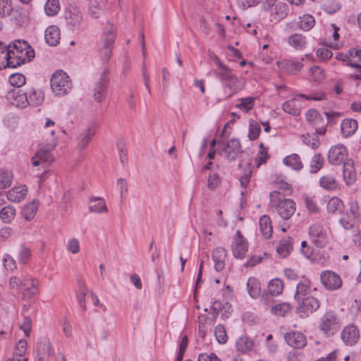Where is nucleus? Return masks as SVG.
<instances>
[{
    "label": "nucleus",
    "mask_w": 361,
    "mask_h": 361,
    "mask_svg": "<svg viewBox=\"0 0 361 361\" xmlns=\"http://www.w3.org/2000/svg\"><path fill=\"white\" fill-rule=\"evenodd\" d=\"M255 348V343L252 338L247 335L240 336L235 342V349L241 354H248Z\"/></svg>",
    "instance_id": "obj_20"
},
{
    "label": "nucleus",
    "mask_w": 361,
    "mask_h": 361,
    "mask_svg": "<svg viewBox=\"0 0 361 361\" xmlns=\"http://www.w3.org/2000/svg\"><path fill=\"white\" fill-rule=\"evenodd\" d=\"M282 109L287 114L298 116L300 114L301 107L299 102L295 98H293L284 102Z\"/></svg>",
    "instance_id": "obj_34"
},
{
    "label": "nucleus",
    "mask_w": 361,
    "mask_h": 361,
    "mask_svg": "<svg viewBox=\"0 0 361 361\" xmlns=\"http://www.w3.org/2000/svg\"><path fill=\"white\" fill-rule=\"evenodd\" d=\"M25 93L27 94L28 106H39L44 101V95L41 90L32 88Z\"/></svg>",
    "instance_id": "obj_28"
},
{
    "label": "nucleus",
    "mask_w": 361,
    "mask_h": 361,
    "mask_svg": "<svg viewBox=\"0 0 361 361\" xmlns=\"http://www.w3.org/2000/svg\"><path fill=\"white\" fill-rule=\"evenodd\" d=\"M252 174V166L251 164H246L243 172L242 173L239 180L242 187H247L250 183L251 176Z\"/></svg>",
    "instance_id": "obj_48"
},
{
    "label": "nucleus",
    "mask_w": 361,
    "mask_h": 361,
    "mask_svg": "<svg viewBox=\"0 0 361 361\" xmlns=\"http://www.w3.org/2000/svg\"><path fill=\"white\" fill-rule=\"evenodd\" d=\"M13 10L11 0H0V18L10 16Z\"/></svg>",
    "instance_id": "obj_49"
},
{
    "label": "nucleus",
    "mask_w": 361,
    "mask_h": 361,
    "mask_svg": "<svg viewBox=\"0 0 361 361\" xmlns=\"http://www.w3.org/2000/svg\"><path fill=\"white\" fill-rule=\"evenodd\" d=\"M277 66L281 71L292 75H296L303 67L301 62L291 59H283L277 61Z\"/></svg>",
    "instance_id": "obj_18"
},
{
    "label": "nucleus",
    "mask_w": 361,
    "mask_h": 361,
    "mask_svg": "<svg viewBox=\"0 0 361 361\" xmlns=\"http://www.w3.org/2000/svg\"><path fill=\"white\" fill-rule=\"evenodd\" d=\"M56 145V140L55 138H52L50 143L46 146L45 149H40L37 151V157H38L42 164H49L54 161V157L52 154L50 153V151L52 150Z\"/></svg>",
    "instance_id": "obj_25"
},
{
    "label": "nucleus",
    "mask_w": 361,
    "mask_h": 361,
    "mask_svg": "<svg viewBox=\"0 0 361 361\" xmlns=\"http://www.w3.org/2000/svg\"><path fill=\"white\" fill-rule=\"evenodd\" d=\"M9 83L16 87H20L25 84V77L21 73H14L8 78Z\"/></svg>",
    "instance_id": "obj_53"
},
{
    "label": "nucleus",
    "mask_w": 361,
    "mask_h": 361,
    "mask_svg": "<svg viewBox=\"0 0 361 361\" xmlns=\"http://www.w3.org/2000/svg\"><path fill=\"white\" fill-rule=\"evenodd\" d=\"M241 144L238 139L232 138L228 141L223 147L222 153L225 158L231 161L235 160L240 154H243Z\"/></svg>",
    "instance_id": "obj_10"
},
{
    "label": "nucleus",
    "mask_w": 361,
    "mask_h": 361,
    "mask_svg": "<svg viewBox=\"0 0 361 361\" xmlns=\"http://www.w3.org/2000/svg\"><path fill=\"white\" fill-rule=\"evenodd\" d=\"M301 304L298 307L299 313H303V316L305 314L307 316L310 313L315 312L319 307V302L314 297L307 296L301 299ZM302 317V315H301Z\"/></svg>",
    "instance_id": "obj_17"
},
{
    "label": "nucleus",
    "mask_w": 361,
    "mask_h": 361,
    "mask_svg": "<svg viewBox=\"0 0 361 361\" xmlns=\"http://www.w3.org/2000/svg\"><path fill=\"white\" fill-rule=\"evenodd\" d=\"M39 281H32L30 287L22 289L23 299L29 300L32 299L38 293Z\"/></svg>",
    "instance_id": "obj_42"
},
{
    "label": "nucleus",
    "mask_w": 361,
    "mask_h": 361,
    "mask_svg": "<svg viewBox=\"0 0 361 361\" xmlns=\"http://www.w3.org/2000/svg\"><path fill=\"white\" fill-rule=\"evenodd\" d=\"M9 49L22 53V56L24 57L30 58L32 60L35 57V51L31 46L25 40L16 39L6 46Z\"/></svg>",
    "instance_id": "obj_16"
},
{
    "label": "nucleus",
    "mask_w": 361,
    "mask_h": 361,
    "mask_svg": "<svg viewBox=\"0 0 361 361\" xmlns=\"http://www.w3.org/2000/svg\"><path fill=\"white\" fill-rule=\"evenodd\" d=\"M60 10L59 0H47L44 5L45 13L49 16L56 15Z\"/></svg>",
    "instance_id": "obj_46"
},
{
    "label": "nucleus",
    "mask_w": 361,
    "mask_h": 361,
    "mask_svg": "<svg viewBox=\"0 0 361 361\" xmlns=\"http://www.w3.org/2000/svg\"><path fill=\"white\" fill-rule=\"evenodd\" d=\"M255 97H245L239 99V103L236 107L245 113H247L253 109L255 106Z\"/></svg>",
    "instance_id": "obj_45"
},
{
    "label": "nucleus",
    "mask_w": 361,
    "mask_h": 361,
    "mask_svg": "<svg viewBox=\"0 0 361 361\" xmlns=\"http://www.w3.org/2000/svg\"><path fill=\"white\" fill-rule=\"evenodd\" d=\"M261 128L255 121H251L249 124L248 137L250 140H256L260 133Z\"/></svg>",
    "instance_id": "obj_58"
},
{
    "label": "nucleus",
    "mask_w": 361,
    "mask_h": 361,
    "mask_svg": "<svg viewBox=\"0 0 361 361\" xmlns=\"http://www.w3.org/2000/svg\"><path fill=\"white\" fill-rule=\"evenodd\" d=\"M315 23L314 18L310 15H304L300 20V28L303 30H310Z\"/></svg>",
    "instance_id": "obj_59"
},
{
    "label": "nucleus",
    "mask_w": 361,
    "mask_h": 361,
    "mask_svg": "<svg viewBox=\"0 0 361 361\" xmlns=\"http://www.w3.org/2000/svg\"><path fill=\"white\" fill-rule=\"evenodd\" d=\"M65 20L66 25L73 30L80 28L83 20L82 13L79 7L69 4L66 8Z\"/></svg>",
    "instance_id": "obj_6"
},
{
    "label": "nucleus",
    "mask_w": 361,
    "mask_h": 361,
    "mask_svg": "<svg viewBox=\"0 0 361 361\" xmlns=\"http://www.w3.org/2000/svg\"><path fill=\"white\" fill-rule=\"evenodd\" d=\"M27 193V188L23 185L14 187L6 193L7 199L13 202H20L25 199Z\"/></svg>",
    "instance_id": "obj_23"
},
{
    "label": "nucleus",
    "mask_w": 361,
    "mask_h": 361,
    "mask_svg": "<svg viewBox=\"0 0 361 361\" xmlns=\"http://www.w3.org/2000/svg\"><path fill=\"white\" fill-rule=\"evenodd\" d=\"M247 290L252 298H257L260 294V284L255 278H250L247 282Z\"/></svg>",
    "instance_id": "obj_40"
},
{
    "label": "nucleus",
    "mask_w": 361,
    "mask_h": 361,
    "mask_svg": "<svg viewBox=\"0 0 361 361\" xmlns=\"http://www.w3.org/2000/svg\"><path fill=\"white\" fill-rule=\"evenodd\" d=\"M268 290L271 295H279L283 290V283L279 279L271 280L268 284Z\"/></svg>",
    "instance_id": "obj_44"
},
{
    "label": "nucleus",
    "mask_w": 361,
    "mask_h": 361,
    "mask_svg": "<svg viewBox=\"0 0 361 361\" xmlns=\"http://www.w3.org/2000/svg\"><path fill=\"white\" fill-rule=\"evenodd\" d=\"M128 184L126 179H124L123 178H119L116 180V187L120 191V198H121V202H123L124 199L126 197V195L128 191Z\"/></svg>",
    "instance_id": "obj_55"
},
{
    "label": "nucleus",
    "mask_w": 361,
    "mask_h": 361,
    "mask_svg": "<svg viewBox=\"0 0 361 361\" xmlns=\"http://www.w3.org/2000/svg\"><path fill=\"white\" fill-rule=\"evenodd\" d=\"M288 43L297 50H303L307 45V39L301 34L295 33L288 38Z\"/></svg>",
    "instance_id": "obj_30"
},
{
    "label": "nucleus",
    "mask_w": 361,
    "mask_h": 361,
    "mask_svg": "<svg viewBox=\"0 0 361 361\" xmlns=\"http://www.w3.org/2000/svg\"><path fill=\"white\" fill-rule=\"evenodd\" d=\"M343 207L344 205L341 200L337 197H333L327 202L326 210L329 213H335L341 212Z\"/></svg>",
    "instance_id": "obj_43"
},
{
    "label": "nucleus",
    "mask_w": 361,
    "mask_h": 361,
    "mask_svg": "<svg viewBox=\"0 0 361 361\" xmlns=\"http://www.w3.org/2000/svg\"><path fill=\"white\" fill-rule=\"evenodd\" d=\"M221 180L218 174L215 173H210L207 178V187L211 190H214L221 184Z\"/></svg>",
    "instance_id": "obj_57"
},
{
    "label": "nucleus",
    "mask_w": 361,
    "mask_h": 361,
    "mask_svg": "<svg viewBox=\"0 0 361 361\" xmlns=\"http://www.w3.org/2000/svg\"><path fill=\"white\" fill-rule=\"evenodd\" d=\"M115 37V28L114 25H107L102 35V47L99 49V52L102 61L104 63H107L111 57Z\"/></svg>",
    "instance_id": "obj_4"
},
{
    "label": "nucleus",
    "mask_w": 361,
    "mask_h": 361,
    "mask_svg": "<svg viewBox=\"0 0 361 361\" xmlns=\"http://www.w3.org/2000/svg\"><path fill=\"white\" fill-rule=\"evenodd\" d=\"M38 351L41 352L42 354L44 355L47 357L52 354L51 344L49 341L41 342L37 346Z\"/></svg>",
    "instance_id": "obj_60"
},
{
    "label": "nucleus",
    "mask_w": 361,
    "mask_h": 361,
    "mask_svg": "<svg viewBox=\"0 0 361 361\" xmlns=\"http://www.w3.org/2000/svg\"><path fill=\"white\" fill-rule=\"evenodd\" d=\"M90 202H97V203L90 205L89 207V211L95 213H106L108 212L107 207L105 204L104 200L99 197H90Z\"/></svg>",
    "instance_id": "obj_36"
},
{
    "label": "nucleus",
    "mask_w": 361,
    "mask_h": 361,
    "mask_svg": "<svg viewBox=\"0 0 361 361\" xmlns=\"http://www.w3.org/2000/svg\"><path fill=\"white\" fill-rule=\"evenodd\" d=\"M104 5V0H91L88 8V14L92 18H99Z\"/></svg>",
    "instance_id": "obj_35"
},
{
    "label": "nucleus",
    "mask_w": 361,
    "mask_h": 361,
    "mask_svg": "<svg viewBox=\"0 0 361 361\" xmlns=\"http://www.w3.org/2000/svg\"><path fill=\"white\" fill-rule=\"evenodd\" d=\"M338 185V182L331 175L323 176L319 179V185L327 190H333L337 188Z\"/></svg>",
    "instance_id": "obj_39"
},
{
    "label": "nucleus",
    "mask_w": 361,
    "mask_h": 361,
    "mask_svg": "<svg viewBox=\"0 0 361 361\" xmlns=\"http://www.w3.org/2000/svg\"><path fill=\"white\" fill-rule=\"evenodd\" d=\"M348 153L343 145L331 147L328 154V161L332 165H340L346 160Z\"/></svg>",
    "instance_id": "obj_14"
},
{
    "label": "nucleus",
    "mask_w": 361,
    "mask_h": 361,
    "mask_svg": "<svg viewBox=\"0 0 361 361\" xmlns=\"http://www.w3.org/2000/svg\"><path fill=\"white\" fill-rule=\"evenodd\" d=\"M357 219L352 216L348 212L340 219V223L345 230H349L355 226Z\"/></svg>",
    "instance_id": "obj_51"
},
{
    "label": "nucleus",
    "mask_w": 361,
    "mask_h": 361,
    "mask_svg": "<svg viewBox=\"0 0 361 361\" xmlns=\"http://www.w3.org/2000/svg\"><path fill=\"white\" fill-rule=\"evenodd\" d=\"M6 59L8 63L7 67L8 68H17L22 64H25L32 61L30 58L24 57L22 56V53H18L14 50L9 49L6 47V54H3L1 60Z\"/></svg>",
    "instance_id": "obj_9"
},
{
    "label": "nucleus",
    "mask_w": 361,
    "mask_h": 361,
    "mask_svg": "<svg viewBox=\"0 0 361 361\" xmlns=\"http://www.w3.org/2000/svg\"><path fill=\"white\" fill-rule=\"evenodd\" d=\"M259 226L264 238L268 239L272 235L273 228L269 216H262L259 219Z\"/></svg>",
    "instance_id": "obj_31"
},
{
    "label": "nucleus",
    "mask_w": 361,
    "mask_h": 361,
    "mask_svg": "<svg viewBox=\"0 0 361 361\" xmlns=\"http://www.w3.org/2000/svg\"><path fill=\"white\" fill-rule=\"evenodd\" d=\"M3 262L4 267L8 271H13L17 268L16 260L8 254L4 255Z\"/></svg>",
    "instance_id": "obj_62"
},
{
    "label": "nucleus",
    "mask_w": 361,
    "mask_h": 361,
    "mask_svg": "<svg viewBox=\"0 0 361 361\" xmlns=\"http://www.w3.org/2000/svg\"><path fill=\"white\" fill-rule=\"evenodd\" d=\"M95 134L94 128L90 127L81 132L76 137L77 148L82 151L85 149Z\"/></svg>",
    "instance_id": "obj_21"
},
{
    "label": "nucleus",
    "mask_w": 361,
    "mask_h": 361,
    "mask_svg": "<svg viewBox=\"0 0 361 361\" xmlns=\"http://www.w3.org/2000/svg\"><path fill=\"white\" fill-rule=\"evenodd\" d=\"M348 66L355 68L353 73L349 74L348 78L353 80H361V65L350 62Z\"/></svg>",
    "instance_id": "obj_64"
},
{
    "label": "nucleus",
    "mask_w": 361,
    "mask_h": 361,
    "mask_svg": "<svg viewBox=\"0 0 361 361\" xmlns=\"http://www.w3.org/2000/svg\"><path fill=\"white\" fill-rule=\"evenodd\" d=\"M283 162L285 165L290 166L295 171H300L303 167V164L300 159V157L297 154H292L286 157L283 159Z\"/></svg>",
    "instance_id": "obj_37"
},
{
    "label": "nucleus",
    "mask_w": 361,
    "mask_h": 361,
    "mask_svg": "<svg viewBox=\"0 0 361 361\" xmlns=\"http://www.w3.org/2000/svg\"><path fill=\"white\" fill-rule=\"evenodd\" d=\"M343 176L347 185H352L355 181L357 175L352 159H346L343 162Z\"/></svg>",
    "instance_id": "obj_22"
},
{
    "label": "nucleus",
    "mask_w": 361,
    "mask_h": 361,
    "mask_svg": "<svg viewBox=\"0 0 361 361\" xmlns=\"http://www.w3.org/2000/svg\"><path fill=\"white\" fill-rule=\"evenodd\" d=\"M311 288L310 281L304 278L302 281H300L296 287V291L294 295L295 300L300 302L301 299L309 296Z\"/></svg>",
    "instance_id": "obj_26"
},
{
    "label": "nucleus",
    "mask_w": 361,
    "mask_h": 361,
    "mask_svg": "<svg viewBox=\"0 0 361 361\" xmlns=\"http://www.w3.org/2000/svg\"><path fill=\"white\" fill-rule=\"evenodd\" d=\"M291 310L288 303H281L272 307V312L277 316L285 317Z\"/></svg>",
    "instance_id": "obj_52"
},
{
    "label": "nucleus",
    "mask_w": 361,
    "mask_h": 361,
    "mask_svg": "<svg viewBox=\"0 0 361 361\" xmlns=\"http://www.w3.org/2000/svg\"><path fill=\"white\" fill-rule=\"evenodd\" d=\"M270 207L284 220L289 219L296 209L295 202L279 190H274L269 194Z\"/></svg>",
    "instance_id": "obj_1"
},
{
    "label": "nucleus",
    "mask_w": 361,
    "mask_h": 361,
    "mask_svg": "<svg viewBox=\"0 0 361 361\" xmlns=\"http://www.w3.org/2000/svg\"><path fill=\"white\" fill-rule=\"evenodd\" d=\"M80 290L77 293V299L83 311H86L85 297L87 292V288L83 282H80Z\"/></svg>",
    "instance_id": "obj_61"
},
{
    "label": "nucleus",
    "mask_w": 361,
    "mask_h": 361,
    "mask_svg": "<svg viewBox=\"0 0 361 361\" xmlns=\"http://www.w3.org/2000/svg\"><path fill=\"white\" fill-rule=\"evenodd\" d=\"M341 337L344 343L347 345H354L360 338V331L354 324H349L341 331Z\"/></svg>",
    "instance_id": "obj_15"
},
{
    "label": "nucleus",
    "mask_w": 361,
    "mask_h": 361,
    "mask_svg": "<svg viewBox=\"0 0 361 361\" xmlns=\"http://www.w3.org/2000/svg\"><path fill=\"white\" fill-rule=\"evenodd\" d=\"M214 335L217 341L221 344H224L228 340V336L226 332L225 327L223 325L219 324L216 326Z\"/></svg>",
    "instance_id": "obj_54"
},
{
    "label": "nucleus",
    "mask_w": 361,
    "mask_h": 361,
    "mask_svg": "<svg viewBox=\"0 0 361 361\" xmlns=\"http://www.w3.org/2000/svg\"><path fill=\"white\" fill-rule=\"evenodd\" d=\"M51 89L56 96H63L72 90V82L70 77L63 71H56L50 80Z\"/></svg>",
    "instance_id": "obj_3"
},
{
    "label": "nucleus",
    "mask_w": 361,
    "mask_h": 361,
    "mask_svg": "<svg viewBox=\"0 0 361 361\" xmlns=\"http://www.w3.org/2000/svg\"><path fill=\"white\" fill-rule=\"evenodd\" d=\"M46 42L50 46H56L60 40V30L56 25L48 27L44 32Z\"/></svg>",
    "instance_id": "obj_27"
},
{
    "label": "nucleus",
    "mask_w": 361,
    "mask_h": 361,
    "mask_svg": "<svg viewBox=\"0 0 361 361\" xmlns=\"http://www.w3.org/2000/svg\"><path fill=\"white\" fill-rule=\"evenodd\" d=\"M247 247L248 243L246 239L243 236L240 231L238 230L231 245L233 256L235 258H244L247 252Z\"/></svg>",
    "instance_id": "obj_8"
},
{
    "label": "nucleus",
    "mask_w": 361,
    "mask_h": 361,
    "mask_svg": "<svg viewBox=\"0 0 361 361\" xmlns=\"http://www.w3.org/2000/svg\"><path fill=\"white\" fill-rule=\"evenodd\" d=\"M292 249V239L290 237L281 239L276 247L278 254L282 257L289 255Z\"/></svg>",
    "instance_id": "obj_33"
},
{
    "label": "nucleus",
    "mask_w": 361,
    "mask_h": 361,
    "mask_svg": "<svg viewBox=\"0 0 361 361\" xmlns=\"http://www.w3.org/2000/svg\"><path fill=\"white\" fill-rule=\"evenodd\" d=\"M109 74V69L106 68L94 88V98L97 102H101L105 95L108 87Z\"/></svg>",
    "instance_id": "obj_13"
},
{
    "label": "nucleus",
    "mask_w": 361,
    "mask_h": 361,
    "mask_svg": "<svg viewBox=\"0 0 361 361\" xmlns=\"http://www.w3.org/2000/svg\"><path fill=\"white\" fill-rule=\"evenodd\" d=\"M226 257V250L222 247H218L212 252V258L214 262V269L217 271H221L225 267V259Z\"/></svg>",
    "instance_id": "obj_24"
},
{
    "label": "nucleus",
    "mask_w": 361,
    "mask_h": 361,
    "mask_svg": "<svg viewBox=\"0 0 361 361\" xmlns=\"http://www.w3.org/2000/svg\"><path fill=\"white\" fill-rule=\"evenodd\" d=\"M305 117L312 125H318L322 121L321 114L315 109H309L305 114Z\"/></svg>",
    "instance_id": "obj_50"
},
{
    "label": "nucleus",
    "mask_w": 361,
    "mask_h": 361,
    "mask_svg": "<svg viewBox=\"0 0 361 361\" xmlns=\"http://www.w3.org/2000/svg\"><path fill=\"white\" fill-rule=\"evenodd\" d=\"M222 82L226 92L224 98H228L238 92L243 87V82L234 75L231 70L227 68L216 75Z\"/></svg>",
    "instance_id": "obj_2"
},
{
    "label": "nucleus",
    "mask_w": 361,
    "mask_h": 361,
    "mask_svg": "<svg viewBox=\"0 0 361 361\" xmlns=\"http://www.w3.org/2000/svg\"><path fill=\"white\" fill-rule=\"evenodd\" d=\"M31 257L30 250L25 245H21L18 255V262L21 264H26Z\"/></svg>",
    "instance_id": "obj_56"
},
{
    "label": "nucleus",
    "mask_w": 361,
    "mask_h": 361,
    "mask_svg": "<svg viewBox=\"0 0 361 361\" xmlns=\"http://www.w3.org/2000/svg\"><path fill=\"white\" fill-rule=\"evenodd\" d=\"M311 243L317 247H324L328 243L326 230L319 224H314L309 228Z\"/></svg>",
    "instance_id": "obj_7"
},
{
    "label": "nucleus",
    "mask_w": 361,
    "mask_h": 361,
    "mask_svg": "<svg viewBox=\"0 0 361 361\" xmlns=\"http://www.w3.org/2000/svg\"><path fill=\"white\" fill-rule=\"evenodd\" d=\"M321 282L324 288L329 290H335L342 286L339 275L331 271H324L321 274Z\"/></svg>",
    "instance_id": "obj_11"
},
{
    "label": "nucleus",
    "mask_w": 361,
    "mask_h": 361,
    "mask_svg": "<svg viewBox=\"0 0 361 361\" xmlns=\"http://www.w3.org/2000/svg\"><path fill=\"white\" fill-rule=\"evenodd\" d=\"M26 93L20 89H13L8 92L6 100L13 106L24 109L28 106Z\"/></svg>",
    "instance_id": "obj_12"
},
{
    "label": "nucleus",
    "mask_w": 361,
    "mask_h": 361,
    "mask_svg": "<svg viewBox=\"0 0 361 361\" xmlns=\"http://www.w3.org/2000/svg\"><path fill=\"white\" fill-rule=\"evenodd\" d=\"M357 129V122L355 119H344L341 124V130L343 136L350 137L355 133Z\"/></svg>",
    "instance_id": "obj_29"
},
{
    "label": "nucleus",
    "mask_w": 361,
    "mask_h": 361,
    "mask_svg": "<svg viewBox=\"0 0 361 361\" xmlns=\"http://www.w3.org/2000/svg\"><path fill=\"white\" fill-rule=\"evenodd\" d=\"M341 327L340 318L332 310L326 312L321 317L319 329L326 336L334 335Z\"/></svg>",
    "instance_id": "obj_5"
},
{
    "label": "nucleus",
    "mask_w": 361,
    "mask_h": 361,
    "mask_svg": "<svg viewBox=\"0 0 361 361\" xmlns=\"http://www.w3.org/2000/svg\"><path fill=\"white\" fill-rule=\"evenodd\" d=\"M13 180V173L8 169H0V189L8 188Z\"/></svg>",
    "instance_id": "obj_41"
},
{
    "label": "nucleus",
    "mask_w": 361,
    "mask_h": 361,
    "mask_svg": "<svg viewBox=\"0 0 361 361\" xmlns=\"http://www.w3.org/2000/svg\"><path fill=\"white\" fill-rule=\"evenodd\" d=\"M324 160L320 154H315L310 164V172L312 173H317L323 166Z\"/></svg>",
    "instance_id": "obj_47"
},
{
    "label": "nucleus",
    "mask_w": 361,
    "mask_h": 361,
    "mask_svg": "<svg viewBox=\"0 0 361 361\" xmlns=\"http://www.w3.org/2000/svg\"><path fill=\"white\" fill-rule=\"evenodd\" d=\"M39 204V200H33L32 202L25 205L22 211V215L26 221H30L35 217Z\"/></svg>",
    "instance_id": "obj_32"
},
{
    "label": "nucleus",
    "mask_w": 361,
    "mask_h": 361,
    "mask_svg": "<svg viewBox=\"0 0 361 361\" xmlns=\"http://www.w3.org/2000/svg\"><path fill=\"white\" fill-rule=\"evenodd\" d=\"M276 18L280 20L287 15V5L284 3H278L274 7Z\"/></svg>",
    "instance_id": "obj_63"
},
{
    "label": "nucleus",
    "mask_w": 361,
    "mask_h": 361,
    "mask_svg": "<svg viewBox=\"0 0 361 361\" xmlns=\"http://www.w3.org/2000/svg\"><path fill=\"white\" fill-rule=\"evenodd\" d=\"M285 340L290 346L295 348H302L307 343L305 336L298 331L287 333L285 335Z\"/></svg>",
    "instance_id": "obj_19"
},
{
    "label": "nucleus",
    "mask_w": 361,
    "mask_h": 361,
    "mask_svg": "<svg viewBox=\"0 0 361 361\" xmlns=\"http://www.w3.org/2000/svg\"><path fill=\"white\" fill-rule=\"evenodd\" d=\"M16 209L11 205L3 207L0 211V219L4 223L10 224L15 218Z\"/></svg>",
    "instance_id": "obj_38"
}]
</instances>
